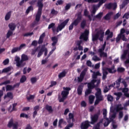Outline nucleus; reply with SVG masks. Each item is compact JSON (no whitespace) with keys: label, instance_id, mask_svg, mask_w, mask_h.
Listing matches in <instances>:
<instances>
[{"label":"nucleus","instance_id":"58","mask_svg":"<svg viewBox=\"0 0 129 129\" xmlns=\"http://www.w3.org/2000/svg\"><path fill=\"white\" fill-rule=\"evenodd\" d=\"M92 59L96 62V61H100V59L97 55H95L93 57Z\"/></svg>","mask_w":129,"mask_h":129},{"label":"nucleus","instance_id":"4","mask_svg":"<svg viewBox=\"0 0 129 129\" xmlns=\"http://www.w3.org/2000/svg\"><path fill=\"white\" fill-rule=\"evenodd\" d=\"M81 20H82V14L81 12H79L77 14V18L75 19L69 26V31H72L73 30V28H74V26L77 27L78 26L79 23L81 22Z\"/></svg>","mask_w":129,"mask_h":129},{"label":"nucleus","instance_id":"16","mask_svg":"<svg viewBox=\"0 0 129 129\" xmlns=\"http://www.w3.org/2000/svg\"><path fill=\"white\" fill-rule=\"evenodd\" d=\"M129 4V0H124L121 5L119 6V8L120 10H123V9H124L125 8V6H127Z\"/></svg>","mask_w":129,"mask_h":129},{"label":"nucleus","instance_id":"44","mask_svg":"<svg viewBox=\"0 0 129 129\" xmlns=\"http://www.w3.org/2000/svg\"><path fill=\"white\" fill-rule=\"evenodd\" d=\"M50 14L53 16H57L58 15V11L55 10V9H52Z\"/></svg>","mask_w":129,"mask_h":129},{"label":"nucleus","instance_id":"9","mask_svg":"<svg viewBox=\"0 0 129 129\" xmlns=\"http://www.w3.org/2000/svg\"><path fill=\"white\" fill-rule=\"evenodd\" d=\"M99 115H100V110H98L97 113L91 116V121L90 123L91 124H94V123L97 122Z\"/></svg>","mask_w":129,"mask_h":129},{"label":"nucleus","instance_id":"27","mask_svg":"<svg viewBox=\"0 0 129 129\" xmlns=\"http://www.w3.org/2000/svg\"><path fill=\"white\" fill-rule=\"evenodd\" d=\"M67 74V72L64 70L61 73H59L58 75V78H63V77H65L66 76Z\"/></svg>","mask_w":129,"mask_h":129},{"label":"nucleus","instance_id":"46","mask_svg":"<svg viewBox=\"0 0 129 129\" xmlns=\"http://www.w3.org/2000/svg\"><path fill=\"white\" fill-rule=\"evenodd\" d=\"M30 81H31L32 84H35V83H36V82H37V78H36V77L31 78L30 79Z\"/></svg>","mask_w":129,"mask_h":129},{"label":"nucleus","instance_id":"29","mask_svg":"<svg viewBox=\"0 0 129 129\" xmlns=\"http://www.w3.org/2000/svg\"><path fill=\"white\" fill-rule=\"evenodd\" d=\"M21 60H22L24 62L25 61H28V60H29V57L28 56V55L25 54H23L21 55Z\"/></svg>","mask_w":129,"mask_h":129},{"label":"nucleus","instance_id":"30","mask_svg":"<svg viewBox=\"0 0 129 129\" xmlns=\"http://www.w3.org/2000/svg\"><path fill=\"white\" fill-rule=\"evenodd\" d=\"M26 81H27V77H26L25 75L22 76L20 80V83H24V82H26Z\"/></svg>","mask_w":129,"mask_h":129},{"label":"nucleus","instance_id":"26","mask_svg":"<svg viewBox=\"0 0 129 129\" xmlns=\"http://www.w3.org/2000/svg\"><path fill=\"white\" fill-rule=\"evenodd\" d=\"M99 8L100 7H98V5H93V9L91 12L92 14H93V15H95V13H96V11H97Z\"/></svg>","mask_w":129,"mask_h":129},{"label":"nucleus","instance_id":"19","mask_svg":"<svg viewBox=\"0 0 129 129\" xmlns=\"http://www.w3.org/2000/svg\"><path fill=\"white\" fill-rule=\"evenodd\" d=\"M51 41L53 42L51 46H55L56 44L58 43V37L57 36H53L51 37Z\"/></svg>","mask_w":129,"mask_h":129},{"label":"nucleus","instance_id":"7","mask_svg":"<svg viewBox=\"0 0 129 129\" xmlns=\"http://www.w3.org/2000/svg\"><path fill=\"white\" fill-rule=\"evenodd\" d=\"M15 61L16 62V66L18 68H22L26 65V61L21 59L19 56H16L15 57Z\"/></svg>","mask_w":129,"mask_h":129},{"label":"nucleus","instance_id":"49","mask_svg":"<svg viewBox=\"0 0 129 129\" xmlns=\"http://www.w3.org/2000/svg\"><path fill=\"white\" fill-rule=\"evenodd\" d=\"M18 51H20V48H19V47H15L12 49L11 53L14 54V53H16V52H18Z\"/></svg>","mask_w":129,"mask_h":129},{"label":"nucleus","instance_id":"52","mask_svg":"<svg viewBox=\"0 0 129 129\" xmlns=\"http://www.w3.org/2000/svg\"><path fill=\"white\" fill-rule=\"evenodd\" d=\"M85 2H87L89 4H93L94 3H97L98 0H85Z\"/></svg>","mask_w":129,"mask_h":129},{"label":"nucleus","instance_id":"2","mask_svg":"<svg viewBox=\"0 0 129 129\" xmlns=\"http://www.w3.org/2000/svg\"><path fill=\"white\" fill-rule=\"evenodd\" d=\"M71 90V88L70 87H63V90L61 92V96H58L59 102H64L66 99L68 97L69 95V92Z\"/></svg>","mask_w":129,"mask_h":129},{"label":"nucleus","instance_id":"64","mask_svg":"<svg viewBox=\"0 0 129 129\" xmlns=\"http://www.w3.org/2000/svg\"><path fill=\"white\" fill-rule=\"evenodd\" d=\"M123 18H125V19L128 20V19H129V12L125 13L123 16Z\"/></svg>","mask_w":129,"mask_h":129},{"label":"nucleus","instance_id":"56","mask_svg":"<svg viewBox=\"0 0 129 129\" xmlns=\"http://www.w3.org/2000/svg\"><path fill=\"white\" fill-rule=\"evenodd\" d=\"M108 101H113V97L111 95H108L107 96Z\"/></svg>","mask_w":129,"mask_h":129},{"label":"nucleus","instance_id":"11","mask_svg":"<svg viewBox=\"0 0 129 129\" xmlns=\"http://www.w3.org/2000/svg\"><path fill=\"white\" fill-rule=\"evenodd\" d=\"M90 126V122L88 120H86L83 122L81 124V129H87Z\"/></svg>","mask_w":129,"mask_h":129},{"label":"nucleus","instance_id":"13","mask_svg":"<svg viewBox=\"0 0 129 129\" xmlns=\"http://www.w3.org/2000/svg\"><path fill=\"white\" fill-rule=\"evenodd\" d=\"M125 33V29L124 28H121L120 30V34H119L117 36V37L116 38V41L117 43L118 42H119L120 41V39H121V35H123Z\"/></svg>","mask_w":129,"mask_h":129},{"label":"nucleus","instance_id":"38","mask_svg":"<svg viewBox=\"0 0 129 129\" xmlns=\"http://www.w3.org/2000/svg\"><path fill=\"white\" fill-rule=\"evenodd\" d=\"M85 27H86V20H84L81 23V28L82 29H84V28H85Z\"/></svg>","mask_w":129,"mask_h":129},{"label":"nucleus","instance_id":"54","mask_svg":"<svg viewBox=\"0 0 129 129\" xmlns=\"http://www.w3.org/2000/svg\"><path fill=\"white\" fill-rule=\"evenodd\" d=\"M20 117H25V118H29V115L28 114H25V113H22L20 115Z\"/></svg>","mask_w":129,"mask_h":129},{"label":"nucleus","instance_id":"43","mask_svg":"<svg viewBox=\"0 0 129 129\" xmlns=\"http://www.w3.org/2000/svg\"><path fill=\"white\" fill-rule=\"evenodd\" d=\"M12 69H11L10 67H7L5 69H4L3 70V73H8V72H10L11 71Z\"/></svg>","mask_w":129,"mask_h":129},{"label":"nucleus","instance_id":"57","mask_svg":"<svg viewBox=\"0 0 129 129\" xmlns=\"http://www.w3.org/2000/svg\"><path fill=\"white\" fill-rule=\"evenodd\" d=\"M102 122V121H100L95 125V129H100V123Z\"/></svg>","mask_w":129,"mask_h":129},{"label":"nucleus","instance_id":"21","mask_svg":"<svg viewBox=\"0 0 129 129\" xmlns=\"http://www.w3.org/2000/svg\"><path fill=\"white\" fill-rule=\"evenodd\" d=\"M102 16H103V12L99 13L97 15L93 16V21H94L95 19L101 20V18H102Z\"/></svg>","mask_w":129,"mask_h":129},{"label":"nucleus","instance_id":"61","mask_svg":"<svg viewBox=\"0 0 129 129\" xmlns=\"http://www.w3.org/2000/svg\"><path fill=\"white\" fill-rule=\"evenodd\" d=\"M121 16V14L119 13H117L113 17V20H117Z\"/></svg>","mask_w":129,"mask_h":129},{"label":"nucleus","instance_id":"36","mask_svg":"<svg viewBox=\"0 0 129 129\" xmlns=\"http://www.w3.org/2000/svg\"><path fill=\"white\" fill-rule=\"evenodd\" d=\"M99 2V3L97 5L98 6V7H101L103 4H104L107 0H98Z\"/></svg>","mask_w":129,"mask_h":129},{"label":"nucleus","instance_id":"12","mask_svg":"<svg viewBox=\"0 0 129 129\" xmlns=\"http://www.w3.org/2000/svg\"><path fill=\"white\" fill-rule=\"evenodd\" d=\"M40 110V106L37 105L34 107L33 110L34 112L32 113V116L33 118H35L36 116H37V114H38V111Z\"/></svg>","mask_w":129,"mask_h":129},{"label":"nucleus","instance_id":"51","mask_svg":"<svg viewBox=\"0 0 129 129\" xmlns=\"http://www.w3.org/2000/svg\"><path fill=\"white\" fill-rule=\"evenodd\" d=\"M7 84H11V81L10 80H7L1 83V85H7Z\"/></svg>","mask_w":129,"mask_h":129},{"label":"nucleus","instance_id":"23","mask_svg":"<svg viewBox=\"0 0 129 129\" xmlns=\"http://www.w3.org/2000/svg\"><path fill=\"white\" fill-rule=\"evenodd\" d=\"M114 95H116V96H117L116 98V100H119L120 97L122 96V93L120 92H115L114 93Z\"/></svg>","mask_w":129,"mask_h":129},{"label":"nucleus","instance_id":"53","mask_svg":"<svg viewBox=\"0 0 129 129\" xmlns=\"http://www.w3.org/2000/svg\"><path fill=\"white\" fill-rule=\"evenodd\" d=\"M63 3H64L62 0H58L57 1V3H55L56 6H61L63 5Z\"/></svg>","mask_w":129,"mask_h":129},{"label":"nucleus","instance_id":"47","mask_svg":"<svg viewBox=\"0 0 129 129\" xmlns=\"http://www.w3.org/2000/svg\"><path fill=\"white\" fill-rule=\"evenodd\" d=\"M34 9L33 8V6H29L28 9L26 10V14H29L31 11H33Z\"/></svg>","mask_w":129,"mask_h":129},{"label":"nucleus","instance_id":"14","mask_svg":"<svg viewBox=\"0 0 129 129\" xmlns=\"http://www.w3.org/2000/svg\"><path fill=\"white\" fill-rule=\"evenodd\" d=\"M86 74V72L85 71V70H84L81 72L80 75V77H78V82H82L83 81V79H84V77Z\"/></svg>","mask_w":129,"mask_h":129},{"label":"nucleus","instance_id":"32","mask_svg":"<svg viewBox=\"0 0 129 129\" xmlns=\"http://www.w3.org/2000/svg\"><path fill=\"white\" fill-rule=\"evenodd\" d=\"M14 87L11 85H7L6 86V91H12V90H14Z\"/></svg>","mask_w":129,"mask_h":129},{"label":"nucleus","instance_id":"48","mask_svg":"<svg viewBox=\"0 0 129 129\" xmlns=\"http://www.w3.org/2000/svg\"><path fill=\"white\" fill-rule=\"evenodd\" d=\"M100 57H107V53L103 51L99 52Z\"/></svg>","mask_w":129,"mask_h":129},{"label":"nucleus","instance_id":"5","mask_svg":"<svg viewBox=\"0 0 129 129\" xmlns=\"http://www.w3.org/2000/svg\"><path fill=\"white\" fill-rule=\"evenodd\" d=\"M112 70H114L112 71ZM108 71L109 73H110L111 74H113V73H115L116 72V70H114V66L112 67L111 68H104L102 69V73H103V76H102V80H105L106 78H107V75L108 74Z\"/></svg>","mask_w":129,"mask_h":129},{"label":"nucleus","instance_id":"24","mask_svg":"<svg viewBox=\"0 0 129 129\" xmlns=\"http://www.w3.org/2000/svg\"><path fill=\"white\" fill-rule=\"evenodd\" d=\"M11 16H12V11H9L6 14L5 17V21H9L10 19H11Z\"/></svg>","mask_w":129,"mask_h":129},{"label":"nucleus","instance_id":"20","mask_svg":"<svg viewBox=\"0 0 129 129\" xmlns=\"http://www.w3.org/2000/svg\"><path fill=\"white\" fill-rule=\"evenodd\" d=\"M8 27L11 30L10 31H15V30H16V28H17V25H16L15 23H11L9 24Z\"/></svg>","mask_w":129,"mask_h":129},{"label":"nucleus","instance_id":"28","mask_svg":"<svg viewBox=\"0 0 129 129\" xmlns=\"http://www.w3.org/2000/svg\"><path fill=\"white\" fill-rule=\"evenodd\" d=\"M94 98L95 97L92 95H91L89 97V102L90 104H92L94 101Z\"/></svg>","mask_w":129,"mask_h":129},{"label":"nucleus","instance_id":"1","mask_svg":"<svg viewBox=\"0 0 129 129\" xmlns=\"http://www.w3.org/2000/svg\"><path fill=\"white\" fill-rule=\"evenodd\" d=\"M37 2V7H38L37 13L35 16V21L38 23L40 22L41 19V16H42V11L43 10V7H44V4L42 2V0H32L29 4L31 6L35 5Z\"/></svg>","mask_w":129,"mask_h":129},{"label":"nucleus","instance_id":"18","mask_svg":"<svg viewBox=\"0 0 129 129\" xmlns=\"http://www.w3.org/2000/svg\"><path fill=\"white\" fill-rule=\"evenodd\" d=\"M83 85L81 84L79 85L77 89V93L78 95H82V91L83 90Z\"/></svg>","mask_w":129,"mask_h":129},{"label":"nucleus","instance_id":"17","mask_svg":"<svg viewBox=\"0 0 129 129\" xmlns=\"http://www.w3.org/2000/svg\"><path fill=\"white\" fill-rule=\"evenodd\" d=\"M113 15V12H109L103 17V19L106 21H109V20H110V18H111V16H112Z\"/></svg>","mask_w":129,"mask_h":129},{"label":"nucleus","instance_id":"41","mask_svg":"<svg viewBox=\"0 0 129 129\" xmlns=\"http://www.w3.org/2000/svg\"><path fill=\"white\" fill-rule=\"evenodd\" d=\"M63 122L64 123H66V121H64V120L63 119H60L59 120V122H58V127H60V128H62V123H63Z\"/></svg>","mask_w":129,"mask_h":129},{"label":"nucleus","instance_id":"34","mask_svg":"<svg viewBox=\"0 0 129 129\" xmlns=\"http://www.w3.org/2000/svg\"><path fill=\"white\" fill-rule=\"evenodd\" d=\"M18 105V103H15L12 104V109L11 110V112H13V111H17L18 109L16 108V107Z\"/></svg>","mask_w":129,"mask_h":129},{"label":"nucleus","instance_id":"33","mask_svg":"<svg viewBox=\"0 0 129 129\" xmlns=\"http://www.w3.org/2000/svg\"><path fill=\"white\" fill-rule=\"evenodd\" d=\"M123 109V107H121V104H118L116 107V111L117 112L118 111H120V110H122Z\"/></svg>","mask_w":129,"mask_h":129},{"label":"nucleus","instance_id":"37","mask_svg":"<svg viewBox=\"0 0 129 129\" xmlns=\"http://www.w3.org/2000/svg\"><path fill=\"white\" fill-rule=\"evenodd\" d=\"M120 82H121V78H119L116 81L115 84L117 85L116 88H119V86H120Z\"/></svg>","mask_w":129,"mask_h":129},{"label":"nucleus","instance_id":"50","mask_svg":"<svg viewBox=\"0 0 129 129\" xmlns=\"http://www.w3.org/2000/svg\"><path fill=\"white\" fill-rule=\"evenodd\" d=\"M70 8H71V3H70L66 5L64 9L66 11H68V10H70Z\"/></svg>","mask_w":129,"mask_h":129},{"label":"nucleus","instance_id":"39","mask_svg":"<svg viewBox=\"0 0 129 129\" xmlns=\"http://www.w3.org/2000/svg\"><path fill=\"white\" fill-rule=\"evenodd\" d=\"M105 47H106V41L104 42L101 48L99 49V52H103L105 49Z\"/></svg>","mask_w":129,"mask_h":129},{"label":"nucleus","instance_id":"15","mask_svg":"<svg viewBox=\"0 0 129 129\" xmlns=\"http://www.w3.org/2000/svg\"><path fill=\"white\" fill-rule=\"evenodd\" d=\"M105 35H108L106 40H109V39L112 38L113 37V32H110V30L109 29H108L106 32H105Z\"/></svg>","mask_w":129,"mask_h":129},{"label":"nucleus","instance_id":"60","mask_svg":"<svg viewBox=\"0 0 129 129\" xmlns=\"http://www.w3.org/2000/svg\"><path fill=\"white\" fill-rule=\"evenodd\" d=\"M106 9H108V10H110L111 8H112V3H109L106 5Z\"/></svg>","mask_w":129,"mask_h":129},{"label":"nucleus","instance_id":"59","mask_svg":"<svg viewBox=\"0 0 129 129\" xmlns=\"http://www.w3.org/2000/svg\"><path fill=\"white\" fill-rule=\"evenodd\" d=\"M51 84L49 85V87H53V86H55V85H57V82L56 81H51Z\"/></svg>","mask_w":129,"mask_h":129},{"label":"nucleus","instance_id":"31","mask_svg":"<svg viewBox=\"0 0 129 129\" xmlns=\"http://www.w3.org/2000/svg\"><path fill=\"white\" fill-rule=\"evenodd\" d=\"M96 87V86H95V85H93L90 83H88V89L92 90L93 89L95 88Z\"/></svg>","mask_w":129,"mask_h":129},{"label":"nucleus","instance_id":"3","mask_svg":"<svg viewBox=\"0 0 129 129\" xmlns=\"http://www.w3.org/2000/svg\"><path fill=\"white\" fill-rule=\"evenodd\" d=\"M104 38V31L102 29H100L98 31L95 35L92 36L93 42H95L97 40H99L101 42L103 41V38Z\"/></svg>","mask_w":129,"mask_h":129},{"label":"nucleus","instance_id":"8","mask_svg":"<svg viewBox=\"0 0 129 129\" xmlns=\"http://www.w3.org/2000/svg\"><path fill=\"white\" fill-rule=\"evenodd\" d=\"M69 21H70V19L68 18L59 24L56 28V32L59 33V32L62 31V29H64L68 23H69Z\"/></svg>","mask_w":129,"mask_h":129},{"label":"nucleus","instance_id":"25","mask_svg":"<svg viewBox=\"0 0 129 129\" xmlns=\"http://www.w3.org/2000/svg\"><path fill=\"white\" fill-rule=\"evenodd\" d=\"M45 109H46V110H48L49 113H52V112H53V108H52L51 106H50L49 105H46Z\"/></svg>","mask_w":129,"mask_h":129},{"label":"nucleus","instance_id":"63","mask_svg":"<svg viewBox=\"0 0 129 129\" xmlns=\"http://www.w3.org/2000/svg\"><path fill=\"white\" fill-rule=\"evenodd\" d=\"M10 63V59L9 58L6 59L3 62L4 65H8Z\"/></svg>","mask_w":129,"mask_h":129},{"label":"nucleus","instance_id":"35","mask_svg":"<svg viewBox=\"0 0 129 129\" xmlns=\"http://www.w3.org/2000/svg\"><path fill=\"white\" fill-rule=\"evenodd\" d=\"M13 125H14V119L13 118H11L10 120V121L7 125V126L8 127L11 128V127H12V126H13Z\"/></svg>","mask_w":129,"mask_h":129},{"label":"nucleus","instance_id":"42","mask_svg":"<svg viewBox=\"0 0 129 129\" xmlns=\"http://www.w3.org/2000/svg\"><path fill=\"white\" fill-rule=\"evenodd\" d=\"M13 32L12 30H8L7 33V39H9L11 36H13Z\"/></svg>","mask_w":129,"mask_h":129},{"label":"nucleus","instance_id":"40","mask_svg":"<svg viewBox=\"0 0 129 129\" xmlns=\"http://www.w3.org/2000/svg\"><path fill=\"white\" fill-rule=\"evenodd\" d=\"M91 92H92V90L87 89L85 92V96H88L89 94H91Z\"/></svg>","mask_w":129,"mask_h":129},{"label":"nucleus","instance_id":"6","mask_svg":"<svg viewBox=\"0 0 129 129\" xmlns=\"http://www.w3.org/2000/svg\"><path fill=\"white\" fill-rule=\"evenodd\" d=\"M97 91L96 93L95 94V96L96 97V100L95 101L94 105H97L100 101L102 100V95H101V89L100 88H97L96 89Z\"/></svg>","mask_w":129,"mask_h":129},{"label":"nucleus","instance_id":"55","mask_svg":"<svg viewBox=\"0 0 129 129\" xmlns=\"http://www.w3.org/2000/svg\"><path fill=\"white\" fill-rule=\"evenodd\" d=\"M103 115L104 116V118L106 117L107 115V110H106V109H103Z\"/></svg>","mask_w":129,"mask_h":129},{"label":"nucleus","instance_id":"22","mask_svg":"<svg viewBox=\"0 0 129 129\" xmlns=\"http://www.w3.org/2000/svg\"><path fill=\"white\" fill-rule=\"evenodd\" d=\"M7 97H8L10 99H13L14 98V96L13 95V93L9 92L7 93L4 96V99H6Z\"/></svg>","mask_w":129,"mask_h":129},{"label":"nucleus","instance_id":"62","mask_svg":"<svg viewBox=\"0 0 129 129\" xmlns=\"http://www.w3.org/2000/svg\"><path fill=\"white\" fill-rule=\"evenodd\" d=\"M12 126L13 127V129H17L19 126V123L18 122H16L13 124Z\"/></svg>","mask_w":129,"mask_h":129},{"label":"nucleus","instance_id":"45","mask_svg":"<svg viewBox=\"0 0 129 129\" xmlns=\"http://www.w3.org/2000/svg\"><path fill=\"white\" fill-rule=\"evenodd\" d=\"M46 49H47V48H46L45 44H44L42 45L41 48H40L39 51L42 53H44V52L45 51Z\"/></svg>","mask_w":129,"mask_h":129},{"label":"nucleus","instance_id":"10","mask_svg":"<svg viewBox=\"0 0 129 129\" xmlns=\"http://www.w3.org/2000/svg\"><path fill=\"white\" fill-rule=\"evenodd\" d=\"M88 35H89V30H85L84 32L82 33L80 36V40H84V41H87L88 40Z\"/></svg>","mask_w":129,"mask_h":129}]
</instances>
